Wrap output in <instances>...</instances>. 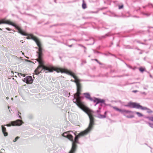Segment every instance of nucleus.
Masks as SVG:
<instances>
[{
  "instance_id": "23",
  "label": "nucleus",
  "mask_w": 153,
  "mask_h": 153,
  "mask_svg": "<svg viewBox=\"0 0 153 153\" xmlns=\"http://www.w3.org/2000/svg\"><path fill=\"white\" fill-rule=\"evenodd\" d=\"M137 91V90H134L132 91L133 92H134V93H135Z\"/></svg>"
},
{
  "instance_id": "29",
  "label": "nucleus",
  "mask_w": 153,
  "mask_h": 153,
  "mask_svg": "<svg viewBox=\"0 0 153 153\" xmlns=\"http://www.w3.org/2000/svg\"><path fill=\"white\" fill-rule=\"evenodd\" d=\"M6 99H7V100H8V97H6Z\"/></svg>"
},
{
  "instance_id": "33",
  "label": "nucleus",
  "mask_w": 153,
  "mask_h": 153,
  "mask_svg": "<svg viewBox=\"0 0 153 153\" xmlns=\"http://www.w3.org/2000/svg\"><path fill=\"white\" fill-rule=\"evenodd\" d=\"M144 89H146V88H144Z\"/></svg>"
},
{
  "instance_id": "22",
  "label": "nucleus",
  "mask_w": 153,
  "mask_h": 153,
  "mask_svg": "<svg viewBox=\"0 0 153 153\" xmlns=\"http://www.w3.org/2000/svg\"><path fill=\"white\" fill-rule=\"evenodd\" d=\"M6 29L7 30H11L10 29V28H8V27L6 28Z\"/></svg>"
},
{
  "instance_id": "24",
  "label": "nucleus",
  "mask_w": 153,
  "mask_h": 153,
  "mask_svg": "<svg viewBox=\"0 0 153 153\" xmlns=\"http://www.w3.org/2000/svg\"><path fill=\"white\" fill-rule=\"evenodd\" d=\"M106 113H107V111H105V113H104V115H105V116H106Z\"/></svg>"
},
{
  "instance_id": "13",
  "label": "nucleus",
  "mask_w": 153,
  "mask_h": 153,
  "mask_svg": "<svg viewBox=\"0 0 153 153\" xmlns=\"http://www.w3.org/2000/svg\"><path fill=\"white\" fill-rule=\"evenodd\" d=\"M82 1H83V3H82V8L83 9H85L86 8V4L85 3L84 0H83Z\"/></svg>"
},
{
  "instance_id": "11",
  "label": "nucleus",
  "mask_w": 153,
  "mask_h": 153,
  "mask_svg": "<svg viewBox=\"0 0 153 153\" xmlns=\"http://www.w3.org/2000/svg\"><path fill=\"white\" fill-rule=\"evenodd\" d=\"M74 146L73 145V147H72L69 153H75L76 150H74Z\"/></svg>"
},
{
  "instance_id": "1",
  "label": "nucleus",
  "mask_w": 153,
  "mask_h": 153,
  "mask_svg": "<svg viewBox=\"0 0 153 153\" xmlns=\"http://www.w3.org/2000/svg\"><path fill=\"white\" fill-rule=\"evenodd\" d=\"M80 80L79 79H75L74 82L76 83L77 86V92L74 96L73 102L75 103L80 108L86 113L89 116L90 119V123L88 128L84 131L79 133L75 138L74 140L73 139L71 141L72 142V146L73 145L74 146V150H76L77 146L76 143H78V138L81 136H83L87 134L91 130L93 126L94 125V118L92 115L93 111L89 108L85 107L82 103L81 100V97L80 96L81 91V85L79 83Z\"/></svg>"
},
{
  "instance_id": "8",
  "label": "nucleus",
  "mask_w": 153,
  "mask_h": 153,
  "mask_svg": "<svg viewBox=\"0 0 153 153\" xmlns=\"http://www.w3.org/2000/svg\"><path fill=\"white\" fill-rule=\"evenodd\" d=\"M24 81L27 84H30L32 83L33 80L31 76H27L24 79Z\"/></svg>"
},
{
  "instance_id": "14",
  "label": "nucleus",
  "mask_w": 153,
  "mask_h": 153,
  "mask_svg": "<svg viewBox=\"0 0 153 153\" xmlns=\"http://www.w3.org/2000/svg\"><path fill=\"white\" fill-rule=\"evenodd\" d=\"M134 113L137 114L139 117H141L143 116L142 114L139 112H135Z\"/></svg>"
},
{
  "instance_id": "26",
  "label": "nucleus",
  "mask_w": 153,
  "mask_h": 153,
  "mask_svg": "<svg viewBox=\"0 0 153 153\" xmlns=\"http://www.w3.org/2000/svg\"><path fill=\"white\" fill-rule=\"evenodd\" d=\"M142 94H146L145 93V92H143L142 93Z\"/></svg>"
},
{
  "instance_id": "9",
  "label": "nucleus",
  "mask_w": 153,
  "mask_h": 153,
  "mask_svg": "<svg viewBox=\"0 0 153 153\" xmlns=\"http://www.w3.org/2000/svg\"><path fill=\"white\" fill-rule=\"evenodd\" d=\"M100 111L99 110H97V112L98 114L96 117L102 119L106 117V116L105 115H102L100 114H99L100 112Z\"/></svg>"
},
{
  "instance_id": "30",
  "label": "nucleus",
  "mask_w": 153,
  "mask_h": 153,
  "mask_svg": "<svg viewBox=\"0 0 153 153\" xmlns=\"http://www.w3.org/2000/svg\"><path fill=\"white\" fill-rule=\"evenodd\" d=\"M11 100H13V98H11Z\"/></svg>"
},
{
  "instance_id": "15",
  "label": "nucleus",
  "mask_w": 153,
  "mask_h": 153,
  "mask_svg": "<svg viewBox=\"0 0 153 153\" xmlns=\"http://www.w3.org/2000/svg\"><path fill=\"white\" fill-rule=\"evenodd\" d=\"M98 100V99L97 98H94L93 99V101L94 102H96V103L97 102Z\"/></svg>"
},
{
  "instance_id": "12",
  "label": "nucleus",
  "mask_w": 153,
  "mask_h": 153,
  "mask_svg": "<svg viewBox=\"0 0 153 153\" xmlns=\"http://www.w3.org/2000/svg\"><path fill=\"white\" fill-rule=\"evenodd\" d=\"M105 102V101L103 100H101L100 99H98V100L97 102L96 103V104H95V106H96L97 104L98 103H99L100 102V103H104Z\"/></svg>"
},
{
  "instance_id": "18",
  "label": "nucleus",
  "mask_w": 153,
  "mask_h": 153,
  "mask_svg": "<svg viewBox=\"0 0 153 153\" xmlns=\"http://www.w3.org/2000/svg\"><path fill=\"white\" fill-rule=\"evenodd\" d=\"M149 119L150 120L153 121V116L149 117Z\"/></svg>"
},
{
  "instance_id": "5",
  "label": "nucleus",
  "mask_w": 153,
  "mask_h": 153,
  "mask_svg": "<svg viewBox=\"0 0 153 153\" xmlns=\"http://www.w3.org/2000/svg\"><path fill=\"white\" fill-rule=\"evenodd\" d=\"M126 106L129 107L131 108H135L137 109L140 108L142 110H147V112L149 113L152 112V111L149 109L147 108L146 107H143L140 105L139 104L135 102H130L128 105H125Z\"/></svg>"
},
{
  "instance_id": "10",
  "label": "nucleus",
  "mask_w": 153,
  "mask_h": 153,
  "mask_svg": "<svg viewBox=\"0 0 153 153\" xmlns=\"http://www.w3.org/2000/svg\"><path fill=\"white\" fill-rule=\"evenodd\" d=\"M83 95L87 99H89L91 101H93V99L91 97L90 95L88 93H85L83 94Z\"/></svg>"
},
{
  "instance_id": "21",
  "label": "nucleus",
  "mask_w": 153,
  "mask_h": 153,
  "mask_svg": "<svg viewBox=\"0 0 153 153\" xmlns=\"http://www.w3.org/2000/svg\"><path fill=\"white\" fill-rule=\"evenodd\" d=\"M19 76H24H24H25V75H24L23 74H21V73L19 74Z\"/></svg>"
},
{
  "instance_id": "16",
  "label": "nucleus",
  "mask_w": 153,
  "mask_h": 153,
  "mask_svg": "<svg viewBox=\"0 0 153 153\" xmlns=\"http://www.w3.org/2000/svg\"><path fill=\"white\" fill-rule=\"evenodd\" d=\"M148 123L151 128H153V123Z\"/></svg>"
},
{
  "instance_id": "17",
  "label": "nucleus",
  "mask_w": 153,
  "mask_h": 153,
  "mask_svg": "<svg viewBox=\"0 0 153 153\" xmlns=\"http://www.w3.org/2000/svg\"><path fill=\"white\" fill-rule=\"evenodd\" d=\"M139 70L141 72H143L144 71V69L143 68L141 67L140 68Z\"/></svg>"
},
{
  "instance_id": "20",
  "label": "nucleus",
  "mask_w": 153,
  "mask_h": 153,
  "mask_svg": "<svg viewBox=\"0 0 153 153\" xmlns=\"http://www.w3.org/2000/svg\"><path fill=\"white\" fill-rule=\"evenodd\" d=\"M123 7V5H121V6H119V9H121Z\"/></svg>"
},
{
  "instance_id": "28",
  "label": "nucleus",
  "mask_w": 153,
  "mask_h": 153,
  "mask_svg": "<svg viewBox=\"0 0 153 153\" xmlns=\"http://www.w3.org/2000/svg\"><path fill=\"white\" fill-rule=\"evenodd\" d=\"M72 46V45H69V47H71Z\"/></svg>"
},
{
  "instance_id": "27",
  "label": "nucleus",
  "mask_w": 153,
  "mask_h": 153,
  "mask_svg": "<svg viewBox=\"0 0 153 153\" xmlns=\"http://www.w3.org/2000/svg\"><path fill=\"white\" fill-rule=\"evenodd\" d=\"M19 118L20 119H21V117L20 116H19Z\"/></svg>"
},
{
  "instance_id": "3",
  "label": "nucleus",
  "mask_w": 153,
  "mask_h": 153,
  "mask_svg": "<svg viewBox=\"0 0 153 153\" xmlns=\"http://www.w3.org/2000/svg\"><path fill=\"white\" fill-rule=\"evenodd\" d=\"M22 123V121L20 120H17L16 121L11 122V125L13 126H20L21 125ZM11 126L10 124H7L6 125H2L1 126L2 131L5 137L7 136L8 135V133L7 132L6 128L4 126Z\"/></svg>"
},
{
  "instance_id": "2",
  "label": "nucleus",
  "mask_w": 153,
  "mask_h": 153,
  "mask_svg": "<svg viewBox=\"0 0 153 153\" xmlns=\"http://www.w3.org/2000/svg\"><path fill=\"white\" fill-rule=\"evenodd\" d=\"M31 39L34 40L39 47V52H37L38 55V58L37 61L39 62V65L35 70V72L36 74H39L43 70L48 71L50 72H53L54 71L56 70L52 66H46L44 65L43 61L42 59V48L39 39L36 36L33 35H30Z\"/></svg>"
},
{
  "instance_id": "19",
  "label": "nucleus",
  "mask_w": 153,
  "mask_h": 153,
  "mask_svg": "<svg viewBox=\"0 0 153 153\" xmlns=\"http://www.w3.org/2000/svg\"><path fill=\"white\" fill-rule=\"evenodd\" d=\"M19 138V137H16L15 139L13 140V141L14 142H16L17 140Z\"/></svg>"
},
{
  "instance_id": "6",
  "label": "nucleus",
  "mask_w": 153,
  "mask_h": 153,
  "mask_svg": "<svg viewBox=\"0 0 153 153\" xmlns=\"http://www.w3.org/2000/svg\"><path fill=\"white\" fill-rule=\"evenodd\" d=\"M112 107L115 110L121 112L124 116L127 118H132L134 117V116L133 115H130L129 116H128L126 114H128L133 113V112L131 111L126 110L124 109L121 110L115 106H113Z\"/></svg>"
},
{
  "instance_id": "25",
  "label": "nucleus",
  "mask_w": 153,
  "mask_h": 153,
  "mask_svg": "<svg viewBox=\"0 0 153 153\" xmlns=\"http://www.w3.org/2000/svg\"><path fill=\"white\" fill-rule=\"evenodd\" d=\"M95 60L96 61H97L98 62H99L97 60V59H95Z\"/></svg>"
},
{
  "instance_id": "32",
  "label": "nucleus",
  "mask_w": 153,
  "mask_h": 153,
  "mask_svg": "<svg viewBox=\"0 0 153 153\" xmlns=\"http://www.w3.org/2000/svg\"><path fill=\"white\" fill-rule=\"evenodd\" d=\"M150 76L151 77H152V76H151V75H150Z\"/></svg>"
},
{
  "instance_id": "34",
  "label": "nucleus",
  "mask_w": 153,
  "mask_h": 153,
  "mask_svg": "<svg viewBox=\"0 0 153 153\" xmlns=\"http://www.w3.org/2000/svg\"><path fill=\"white\" fill-rule=\"evenodd\" d=\"M152 68L153 69V68Z\"/></svg>"
},
{
  "instance_id": "7",
  "label": "nucleus",
  "mask_w": 153,
  "mask_h": 153,
  "mask_svg": "<svg viewBox=\"0 0 153 153\" xmlns=\"http://www.w3.org/2000/svg\"><path fill=\"white\" fill-rule=\"evenodd\" d=\"M72 134H74L75 135V133L73 131H70L63 133L62 135L65 137H67L70 140L73 141V137L72 135Z\"/></svg>"
},
{
  "instance_id": "31",
  "label": "nucleus",
  "mask_w": 153,
  "mask_h": 153,
  "mask_svg": "<svg viewBox=\"0 0 153 153\" xmlns=\"http://www.w3.org/2000/svg\"><path fill=\"white\" fill-rule=\"evenodd\" d=\"M8 108L9 109V108H10V107L9 106H8Z\"/></svg>"
},
{
  "instance_id": "4",
  "label": "nucleus",
  "mask_w": 153,
  "mask_h": 153,
  "mask_svg": "<svg viewBox=\"0 0 153 153\" xmlns=\"http://www.w3.org/2000/svg\"><path fill=\"white\" fill-rule=\"evenodd\" d=\"M7 24L12 25L17 29L18 30V32L22 35L24 36H27L28 35L27 33L22 31L18 26L13 23L9 20H6L5 19H1L0 20V24Z\"/></svg>"
}]
</instances>
